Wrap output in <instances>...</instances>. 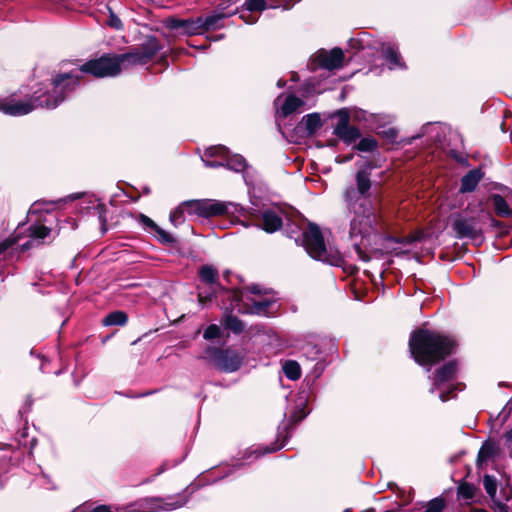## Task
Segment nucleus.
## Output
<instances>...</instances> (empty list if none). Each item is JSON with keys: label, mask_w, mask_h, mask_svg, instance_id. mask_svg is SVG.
I'll return each instance as SVG.
<instances>
[{"label": "nucleus", "mask_w": 512, "mask_h": 512, "mask_svg": "<svg viewBox=\"0 0 512 512\" xmlns=\"http://www.w3.org/2000/svg\"><path fill=\"white\" fill-rule=\"evenodd\" d=\"M107 23L110 27L117 29V30H120L123 27L121 20L111 11H110L109 20Z\"/></svg>", "instance_id": "e433bc0d"}, {"label": "nucleus", "mask_w": 512, "mask_h": 512, "mask_svg": "<svg viewBox=\"0 0 512 512\" xmlns=\"http://www.w3.org/2000/svg\"><path fill=\"white\" fill-rule=\"evenodd\" d=\"M483 485L487 494L491 497H494L497 491V481L495 477L485 475L483 478Z\"/></svg>", "instance_id": "cd10ccee"}, {"label": "nucleus", "mask_w": 512, "mask_h": 512, "mask_svg": "<svg viewBox=\"0 0 512 512\" xmlns=\"http://www.w3.org/2000/svg\"><path fill=\"white\" fill-rule=\"evenodd\" d=\"M187 215L184 202L170 213V221L174 226L183 223Z\"/></svg>", "instance_id": "393cba45"}, {"label": "nucleus", "mask_w": 512, "mask_h": 512, "mask_svg": "<svg viewBox=\"0 0 512 512\" xmlns=\"http://www.w3.org/2000/svg\"><path fill=\"white\" fill-rule=\"evenodd\" d=\"M188 20H174L172 23L173 28H184L186 26Z\"/></svg>", "instance_id": "a18cd8bd"}, {"label": "nucleus", "mask_w": 512, "mask_h": 512, "mask_svg": "<svg viewBox=\"0 0 512 512\" xmlns=\"http://www.w3.org/2000/svg\"><path fill=\"white\" fill-rule=\"evenodd\" d=\"M495 452V448L492 444L485 443L478 452V462H485L489 458L492 457V455Z\"/></svg>", "instance_id": "c85d7f7f"}, {"label": "nucleus", "mask_w": 512, "mask_h": 512, "mask_svg": "<svg viewBox=\"0 0 512 512\" xmlns=\"http://www.w3.org/2000/svg\"><path fill=\"white\" fill-rule=\"evenodd\" d=\"M511 411H512V397L507 402L506 406L504 407L503 411L501 412V414H503V421H505L509 417Z\"/></svg>", "instance_id": "ea45409f"}, {"label": "nucleus", "mask_w": 512, "mask_h": 512, "mask_svg": "<svg viewBox=\"0 0 512 512\" xmlns=\"http://www.w3.org/2000/svg\"><path fill=\"white\" fill-rule=\"evenodd\" d=\"M139 219L140 222L145 226V228H149L151 230L158 229V225L149 217L141 214Z\"/></svg>", "instance_id": "58836bf2"}, {"label": "nucleus", "mask_w": 512, "mask_h": 512, "mask_svg": "<svg viewBox=\"0 0 512 512\" xmlns=\"http://www.w3.org/2000/svg\"><path fill=\"white\" fill-rule=\"evenodd\" d=\"M187 502L184 495L168 498H145L131 505L125 512H158L172 511L182 507Z\"/></svg>", "instance_id": "423d86ee"}, {"label": "nucleus", "mask_w": 512, "mask_h": 512, "mask_svg": "<svg viewBox=\"0 0 512 512\" xmlns=\"http://www.w3.org/2000/svg\"><path fill=\"white\" fill-rule=\"evenodd\" d=\"M91 512H112L107 506H99L93 509Z\"/></svg>", "instance_id": "49530a36"}, {"label": "nucleus", "mask_w": 512, "mask_h": 512, "mask_svg": "<svg viewBox=\"0 0 512 512\" xmlns=\"http://www.w3.org/2000/svg\"><path fill=\"white\" fill-rule=\"evenodd\" d=\"M213 293H209L207 295H204L203 292L199 291L198 293V301L201 305H204L207 301H210L212 298Z\"/></svg>", "instance_id": "a19ab883"}, {"label": "nucleus", "mask_w": 512, "mask_h": 512, "mask_svg": "<svg viewBox=\"0 0 512 512\" xmlns=\"http://www.w3.org/2000/svg\"><path fill=\"white\" fill-rule=\"evenodd\" d=\"M285 84H286V82L282 79L278 80V82H277V86L279 88H283L285 86Z\"/></svg>", "instance_id": "09e8293b"}, {"label": "nucleus", "mask_w": 512, "mask_h": 512, "mask_svg": "<svg viewBox=\"0 0 512 512\" xmlns=\"http://www.w3.org/2000/svg\"><path fill=\"white\" fill-rule=\"evenodd\" d=\"M475 487L469 483H462L458 488L459 497L469 500L475 496Z\"/></svg>", "instance_id": "bb28decb"}, {"label": "nucleus", "mask_w": 512, "mask_h": 512, "mask_svg": "<svg viewBox=\"0 0 512 512\" xmlns=\"http://www.w3.org/2000/svg\"><path fill=\"white\" fill-rule=\"evenodd\" d=\"M457 373V365L455 362L446 363L435 373L433 379V385L430 388V392H439V398L441 401H447L450 399L449 394L455 389V385L452 383Z\"/></svg>", "instance_id": "0eeeda50"}, {"label": "nucleus", "mask_w": 512, "mask_h": 512, "mask_svg": "<svg viewBox=\"0 0 512 512\" xmlns=\"http://www.w3.org/2000/svg\"><path fill=\"white\" fill-rule=\"evenodd\" d=\"M284 446V444H280V445H274L272 447H267L263 452H260L258 449H248L246 451V454L248 457H251V456H255V458H258L260 457L261 455H264L266 453H270V452H274V451H277L279 450L280 448H282Z\"/></svg>", "instance_id": "2f4dec72"}, {"label": "nucleus", "mask_w": 512, "mask_h": 512, "mask_svg": "<svg viewBox=\"0 0 512 512\" xmlns=\"http://www.w3.org/2000/svg\"><path fill=\"white\" fill-rule=\"evenodd\" d=\"M492 205L494 207L495 213L500 217H509L512 214V209L510 208L507 201L498 194H494L491 196Z\"/></svg>", "instance_id": "aec40b11"}, {"label": "nucleus", "mask_w": 512, "mask_h": 512, "mask_svg": "<svg viewBox=\"0 0 512 512\" xmlns=\"http://www.w3.org/2000/svg\"><path fill=\"white\" fill-rule=\"evenodd\" d=\"M444 503L440 499H434L429 502L424 512H442Z\"/></svg>", "instance_id": "f704fd0d"}, {"label": "nucleus", "mask_w": 512, "mask_h": 512, "mask_svg": "<svg viewBox=\"0 0 512 512\" xmlns=\"http://www.w3.org/2000/svg\"><path fill=\"white\" fill-rule=\"evenodd\" d=\"M320 127L321 119L317 113L305 115L299 124V129H304L309 136L313 135Z\"/></svg>", "instance_id": "6ab92c4d"}, {"label": "nucleus", "mask_w": 512, "mask_h": 512, "mask_svg": "<svg viewBox=\"0 0 512 512\" xmlns=\"http://www.w3.org/2000/svg\"><path fill=\"white\" fill-rule=\"evenodd\" d=\"M185 209L188 216L213 217L228 213V204L216 200H189L185 201Z\"/></svg>", "instance_id": "6e6552de"}, {"label": "nucleus", "mask_w": 512, "mask_h": 512, "mask_svg": "<svg viewBox=\"0 0 512 512\" xmlns=\"http://www.w3.org/2000/svg\"><path fill=\"white\" fill-rule=\"evenodd\" d=\"M242 364V356L231 349L218 350L215 355V365L225 371L234 372Z\"/></svg>", "instance_id": "ddd939ff"}, {"label": "nucleus", "mask_w": 512, "mask_h": 512, "mask_svg": "<svg viewBox=\"0 0 512 512\" xmlns=\"http://www.w3.org/2000/svg\"><path fill=\"white\" fill-rule=\"evenodd\" d=\"M343 52L339 48H334L331 51H319L314 60L317 64L325 69L333 70L340 68L343 62Z\"/></svg>", "instance_id": "2eb2a0df"}, {"label": "nucleus", "mask_w": 512, "mask_h": 512, "mask_svg": "<svg viewBox=\"0 0 512 512\" xmlns=\"http://www.w3.org/2000/svg\"><path fill=\"white\" fill-rule=\"evenodd\" d=\"M377 147V142L372 137L362 138L356 148L360 151H372Z\"/></svg>", "instance_id": "c756f323"}, {"label": "nucleus", "mask_w": 512, "mask_h": 512, "mask_svg": "<svg viewBox=\"0 0 512 512\" xmlns=\"http://www.w3.org/2000/svg\"><path fill=\"white\" fill-rule=\"evenodd\" d=\"M144 63L145 57L141 53L131 52L121 55L102 56L98 59L90 60L81 66L80 71L90 73L95 77H114L123 69Z\"/></svg>", "instance_id": "20e7f679"}, {"label": "nucleus", "mask_w": 512, "mask_h": 512, "mask_svg": "<svg viewBox=\"0 0 512 512\" xmlns=\"http://www.w3.org/2000/svg\"><path fill=\"white\" fill-rule=\"evenodd\" d=\"M305 416H306V414H305L303 411H301V412H299V415H297V416H296V415H294L293 417H295V421H300V420H302Z\"/></svg>", "instance_id": "de8ad7c7"}, {"label": "nucleus", "mask_w": 512, "mask_h": 512, "mask_svg": "<svg viewBox=\"0 0 512 512\" xmlns=\"http://www.w3.org/2000/svg\"><path fill=\"white\" fill-rule=\"evenodd\" d=\"M421 237H422V233H417L415 236H408V237L403 238L402 241L405 243H412L417 240H420Z\"/></svg>", "instance_id": "c03bdc74"}, {"label": "nucleus", "mask_w": 512, "mask_h": 512, "mask_svg": "<svg viewBox=\"0 0 512 512\" xmlns=\"http://www.w3.org/2000/svg\"><path fill=\"white\" fill-rule=\"evenodd\" d=\"M205 156L220 157L226 163V167L236 172L243 171L246 167L245 159L238 154L229 155V150L222 145L212 146L205 150Z\"/></svg>", "instance_id": "9b49d317"}, {"label": "nucleus", "mask_w": 512, "mask_h": 512, "mask_svg": "<svg viewBox=\"0 0 512 512\" xmlns=\"http://www.w3.org/2000/svg\"><path fill=\"white\" fill-rule=\"evenodd\" d=\"M482 177H483V173L480 169L470 170L461 179L460 191L462 193L474 191L476 189L478 183L482 179Z\"/></svg>", "instance_id": "f3484780"}, {"label": "nucleus", "mask_w": 512, "mask_h": 512, "mask_svg": "<svg viewBox=\"0 0 512 512\" xmlns=\"http://www.w3.org/2000/svg\"><path fill=\"white\" fill-rule=\"evenodd\" d=\"M222 19L221 15H209L205 18L199 17L196 19V24L202 25L204 30L215 29L218 22Z\"/></svg>", "instance_id": "b1692460"}, {"label": "nucleus", "mask_w": 512, "mask_h": 512, "mask_svg": "<svg viewBox=\"0 0 512 512\" xmlns=\"http://www.w3.org/2000/svg\"><path fill=\"white\" fill-rule=\"evenodd\" d=\"M455 342L448 336L437 332L419 329L415 331L409 340L411 355L422 366H432L450 355Z\"/></svg>", "instance_id": "7ed1b4c3"}, {"label": "nucleus", "mask_w": 512, "mask_h": 512, "mask_svg": "<svg viewBox=\"0 0 512 512\" xmlns=\"http://www.w3.org/2000/svg\"><path fill=\"white\" fill-rule=\"evenodd\" d=\"M79 84L78 73H63L53 77L45 90L34 91L28 100H6L0 103V111L11 116H23L41 107L55 109L66 100Z\"/></svg>", "instance_id": "f03ea898"}, {"label": "nucleus", "mask_w": 512, "mask_h": 512, "mask_svg": "<svg viewBox=\"0 0 512 512\" xmlns=\"http://www.w3.org/2000/svg\"><path fill=\"white\" fill-rule=\"evenodd\" d=\"M282 227V219L275 211H265L262 214V228L269 233H273Z\"/></svg>", "instance_id": "a211bd4d"}, {"label": "nucleus", "mask_w": 512, "mask_h": 512, "mask_svg": "<svg viewBox=\"0 0 512 512\" xmlns=\"http://www.w3.org/2000/svg\"><path fill=\"white\" fill-rule=\"evenodd\" d=\"M221 334V330L220 328L215 325V324H212V325H209L206 330L204 331V338L205 339H214V338H217L219 337Z\"/></svg>", "instance_id": "72a5a7b5"}, {"label": "nucleus", "mask_w": 512, "mask_h": 512, "mask_svg": "<svg viewBox=\"0 0 512 512\" xmlns=\"http://www.w3.org/2000/svg\"><path fill=\"white\" fill-rule=\"evenodd\" d=\"M209 158H212L211 156H205V154L203 155L202 157V160L205 164V166L207 167H212V168H215V167H220V166H226V163L225 161L222 159L221 161H210Z\"/></svg>", "instance_id": "4c0bfd02"}, {"label": "nucleus", "mask_w": 512, "mask_h": 512, "mask_svg": "<svg viewBox=\"0 0 512 512\" xmlns=\"http://www.w3.org/2000/svg\"><path fill=\"white\" fill-rule=\"evenodd\" d=\"M283 372L285 376L290 380H298L301 377V369L296 361L289 360L283 365Z\"/></svg>", "instance_id": "4be33fe9"}, {"label": "nucleus", "mask_w": 512, "mask_h": 512, "mask_svg": "<svg viewBox=\"0 0 512 512\" xmlns=\"http://www.w3.org/2000/svg\"><path fill=\"white\" fill-rule=\"evenodd\" d=\"M272 305V301L264 299L257 300L255 298H251L248 295L242 296L241 299L238 300L237 307L238 311L246 314H257V315H267L268 308Z\"/></svg>", "instance_id": "4468645a"}, {"label": "nucleus", "mask_w": 512, "mask_h": 512, "mask_svg": "<svg viewBox=\"0 0 512 512\" xmlns=\"http://www.w3.org/2000/svg\"><path fill=\"white\" fill-rule=\"evenodd\" d=\"M244 6L249 12L263 11L266 9V2L265 0H247Z\"/></svg>", "instance_id": "7c9ffc66"}, {"label": "nucleus", "mask_w": 512, "mask_h": 512, "mask_svg": "<svg viewBox=\"0 0 512 512\" xmlns=\"http://www.w3.org/2000/svg\"><path fill=\"white\" fill-rule=\"evenodd\" d=\"M153 231L158 235L159 239L164 243H172L174 241L173 237L169 233H167L166 231L161 229L159 226H158V229H154Z\"/></svg>", "instance_id": "c9c22d12"}, {"label": "nucleus", "mask_w": 512, "mask_h": 512, "mask_svg": "<svg viewBox=\"0 0 512 512\" xmlns=\"http://www.w3.org/2000/svg\"><path fill=\"white\" fill-rule=\"evenodd\" d=\"M252 293H257L256 289L254 287L251 288Z\"/></svg>", "instance_id": "8fccbe9b"}, {"label": "nucleus", "mask_w": 512, "mask_h": 512, "mask_svg": "<svg viewBox=\"0 0 512 512\" xmlns=\"http://www.w3.org/2000/svg\"><path fill=\"white\" fill-rule=\"evenodd\" d=\"M381 52L389 69L393 70L405 67L404 63L401 60L400 54L393 45L382 44Z\"/></svg>", "instance_id": "dca6fc26"}, {"label": "nucleus", "mask_w": 512, "mask_h": 512, "mask_svg": "<svg viewBox=\"0 0 512 512\" xmlns=\"http://www.w3.org/2000/svg\"><path fill=\"white\" fill-rule=\"evenodd\" d=\"M127 322V315L122 311H115L103 319L105 326L124 325Z\"/></svg>", "instance_id": "5701e85b"}, {"label": "nucleus", "mask_w": 512, "mask_h": 512, "mask_svg": "<svg viewBox=\"0 0 512 512\" xmlns=\"http://www.w3.org/2000/svg\"><path fill=\"white\" fill-rule=\"evenodd\" d=\"M458 238H469L475 241L481 238V228L475 218L458 217L452 224Z\"/></svg>", "instance_id": "f8f14e48"}, {"label": "nucleus", "mask_w": 512, "mask_h": 512, "mask_svg": "<svg viewBox=\"0 0 512 512\" xmlns=\"http://www.w3.org/2000/svg\"><path fill=\"white\" fill-rule=\"evenodd\" d=\"M357 187H349L344 193L345 201L355 214L350 224V238L354 240V247L359 257L368 261L370 258L364 253L363 248L371 246L378 238L373 223L376 220L374 209L367 198L371 188L370 175L361 170L356 174Z\"/></svg>", "instance_id": "f257e3e1"}, {"label": "nucleus", "mask_w": 512, "mask_h": 512, "mask_svg": "<svg viewBox=\"0 0 512 512\" xmlns=\"http://www.w3.org/2000/svg\"><path fill=\"white\" fill-rule=\"evenodd\" d=\"M274 106L278 116L287 117L293 113H301L304 110L305 102L293 94H280L275 99Z\"/></svg>", "instance_id": "1a4fd4ad"}, {"label": "nucleus", "mask_w": 512, "mask_h": 512, "mask_svg": "<svg viewBox=\"0 0 512 512\" xmlns=\"http://www.w3.org/2000/svg\"><path fill=\"white\" fill-rule=\"evenodd\" d=\"M100 220H101V222H102V225H104L105 220H104V219H102V216H101V215H100Z\"/></svg>", "instance_id": "3c124183"}, {"label": "nucleus", "mask_w": 512, "mask_h": 512, "mask_svg": "<svg viewBox=\"0 0 512 512\" xmlns=\"http://www.w3.org/2000/svg\"><path fill=\"white\" fill-rule=\"evenodd\" d=\"M301 244L315 260L332 266H341L343 263L342 254L338 249L325 245L321 230L315 224L310 223L302 233Z\"/></svg>", "instance_id": "39448f33"}, {"label": "nucleus", "mask_w": 512, "mask_h": 512, "mask_svg": "<svg viewBox=\"0 0 512 512\" xmlns=\"http://www.w3.org/2000/svg\"><path fill=\"white\" fill-rule=\"evenodd\" d=\"M503 438L505 440L506 445L509 448L512 447V427L503 434Z\"/></svg>", "instance_id": "79ce46f5"}, {"label": "nucleus", "mask_w": 512, "mask_h": 512, "mask_svg": "<svg viewBox=\"0 0 512 512\" xmlns=\"http://www.w3.org/2000/svg\"><path fill=\"white\" fill-rule=\"evenodd\" d=\"M39 212H40L39 204H36V203L33 204L28 212L30 220L32 221L33 216L38 214Z\"/></svg>", "instance_id": "37998d69"}, {"label": "nucleus", "mask_w": 512, "mask_h": 512, "mask_svg": "<svg viewBox=\"0 0 512 512\" xmlns=\"http://www.w3.org/2000/svg\"><path fill=\"white\" fill-rule=\"evenodd\" d=\"M350 117L345 110L338 112V122L334 127V134L346 144H352L360 137L358 128L349 125Z\"/></svg>", "instance_id": "9d476101"}, {"label": "nucleus", "mask_w": 512, "mask_h": 512, "mask_svg": "<svg viewBox=\"0 0 512 512\" xmlns=\"http://www.w3.org/2000/svg\"><path fill=\"white\" fill-rule=\"evenodd\" d=\"M225 326L235 333H239L243 330L244 326L242 322L235 316L228 315L225 318Z\"/></svg>", "instance_id": "a878e982"}, {"label": "nucleus", "mask_w": 512, "mask_h": 512, "mask_svg": "<svg viewBox=\"0 0 512 512\" xmlns=\"http://www.w3.org/2000/svg\"><path fill=\"white\" fill-rule=\"evenodd\" d=\"M183 29L188 34H199L204 30L202 25H198V23L196 24V20H188Z\"/></svg>", "instance_id": "473e14b6"}, {"label": "nucleus", "mask_w": 512, "mask_h": 512, "mask_svg": "<svg viewBox=\"0 0 512 512\" xmlns=\"http://www.w3.org/2000/svg\"><path fill=\"white\" fill-rule=\"evenodd\" d=\"M199 277L200 280L207 285H217L218 272L210 265H205L200 269Z\"/></svg>", "instance_id": "412c9836"}]
</instances>
